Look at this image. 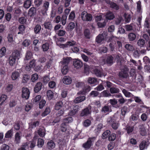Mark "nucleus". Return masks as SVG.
Wrapping results in <instances>:
<instances>
[{
    "instance_id": "nucleus-57",
    "label": "nucleus",
    "mask_w": 150,
    "mask_h": 150,
    "mask_svg": "<svg viewBox=\"0 0 150 150\" xmlns=\"http://www.w3.org/2000/svg\"><path fill=\"white\" fill-rule=\"evenodd\" d=\"M84 73L86 75L89 73V67L88 65L84 64Z\"/></svg>"
},
{
    "instance_id": "nucleus-47",
    "label": "nucleus",
    "mask_w": 150,
    "mask_h": 150,
    "mask_svg": "<svg viewBox=\"0 0 150 150\" xmlns=\"http://www.w3.org/2000/svg\"><path fill=\"white\" fill-rule=\"evenodd\" d=\"M97 79L93 77H89L88 80V82L90 84H93L97 82Z\"/></svg>"
},
{
    "instance_id": "nucleus-62",
    "label": "nucleus",
    "mask_w": 150,
    "mask_h": 150,
    "mask_svg": "<svg viewBox=\"0 0 150 150\" xmlns=\"http://www.w3.org/2000/svg\"><path fill=\"white\" fill-rule=\"evenodd\" d=\"M13 132V129H11L8 131L5 134V137L6 138L11 137L12 135V132Z\"/></svg>"
},
{
    "instance_id": "nucleus-17",
    "label": "nucleus",
    "mask_w": 150,
    "mask_h": 150,
    "mask_svg": "<svg viewBox=\"0 0 150 150\" xmlns=\"http://www.w3.org/2000/svg\"><path fill=\"white\" fill-rule=\"evenodd\" d=\"M101 111L102 112L106 113L107 112H112L111 105H105L102 108Z\"/></svg>"
},
{
    "instance_id": "nucleus-3",
    "label": "nucleus",
    "mask_w": 150,
    "mask_h": 150,
    "mask_svg": "<svg viewBox=\"0 0 150 150\" xmlns=\"http://www.w3.org/2000/svg\"><path fill=\"white\" fill-rule=\"evenodd\" d=\"M92 107L89 105L86 108L82 110L80 114L81 116L83 117L84 116H87L91 114V109Z\"/></svg>"
},
{
    "instance_id": "nucleus-59",
    "label": "nucleus",
    "mask_w": 150,
    "mask_h": 150,
    "mask_svg": "<svg viewBox=\"0 0 150 150\" xmlns=\"http://www.w3.org/2000/svg\"><path fill=\"white\" fill-rule=\"evenodd\" d=\"M115 61L117 63L118 65H120L121 60L120 56L119 55H117L115 57Z\"/></svg>"
},
{
    "instance_id": "nucleus-61",
    "label": "nucleus",
    "mask_w": 150,
    "mask_h": 150,
    "mask_svg": "<svg viewBox=\"0 0 150 150\" xmlns=\"http://www.w3.org/2000/svg\"><path fill=\"white\" fill-rule=\"evenodd\" d=\"M67 125L65 123H63L61 125L60 129L63 132H65L67 130Z\"/></svg>"
},
{
    "instance_id": "nucleus-9",
    "label": "nucleus",
    "mask_w": 150,
    "mask_h": 150,
    "mask_svg": "<svg viewBox=\"0 0 150 150\" xmlns=\"http://www.w3.org/2000/svg\"><path fill=\"white\" fill-rule=\"evenodd\" d=\"M76 44V42L74 41L67 42L65 44H61L60 47L61 48H64L71 46H73Z\"/></svg>"
},
{
    "instance_id": "nucleus-31",
    "label": "nucleus",
    "mask_w": 150,
    "mask_h": 150,
    "mask_svg": "<svg viewBox=\"0 0 150 150\" xmlns=\"http://www.w3.org/2000/svg\"><path fill=\"white\" fill-rule=\"evenodd\" d=\"M133 127L130 126L127 124L125 126L124 129L127 131V133L129 134L133 131Z\"/></svg>"
},
{
    "instance_id": "nucleus-15",
    "label": "nucleus",
    "mask_w": 150,
    "mask_h": 150,
    "mask_svg": "<svg viewBox=\"0 0 150 150\" xmlns=\"http://www.w3.org/2000/svg\"><path fill=\"white\" fill-rule=\"evenodd\" d=\"M45 28L48 30L51 31L53 28L52 23L50 21H45L43 24Z\"/></svg>"
},
{
    "instance_id": "nucleus-44",
    "label": "nucleus",
    "mask_w": 150,
    "mask_h": 150,
    "mask_svg": "<svg viewBox=\"0 0 150 150\" xmlns=\"http://www.w3.org/2000/svg\"><path fill=\"white\" fill-rule=\"evenodd\" d=\"M122 92L126 97H130L133 96L131 93L125 89L122 90Z\"/></svg>"
},
{
    "instance_id": "nucleus-20",
    "label": "nucleus",
    "mask_w": 150,
    "mask_h": 150,
    "mask_svg": "<svg viewBox=\"0 0 150 150\" xmlns=\"http://www.w3.org/2000/svg\"><path fill=\"white\" fill-rule=\"evenodd\" d=\"M115 97L116 98H120L118 100L120 104L124 103L126 101V100H125L124 98L119 93L113 94V97Z\"/></svg>"
},
{
    "instance_id": "nucleus-24",
    "label": "nucleus",
    "mask_w": 150,
    "mask_h": 150,
    "mask_svg": "<svg viewBox=\"0 0 150 150\" xmlns=\"http://www.w3.org/2000/svg\"><path fill=\"white\" fill-rule=\"evenodd\" d=\"M16 58L11 55L9 57L8 61L10 65L11 66H13L15 64Z\"/></svg>"
},
{
    "instance_id": "nucleus-19",
    "label": "nucleus",
    "mask_w": 150,
    "mask_h": 150,
    "mask_svg": "<svg viewBox=\"0 0 150 150\" xmlns=\"http://www.w3.org/2000/svg\"><path fill=\"white\" fill-rule=\"evenodd\" d=\"M49 2L45 1L43 4V9H42V13H45L48 10L49 7Z\"/></svg>"
},
{
    "instance_id": "nucleus-7",
    "label": "nucleus",
    "mask_w": 150,
    "mask_h": 150,
    "mask_svg": "<svg viewBox=\"0 0 150 150\" xmlns=\"http://www.w3.org/2000/svg\"><path fill=\"white\" fill-rule=\"evenodd\" d=\"M79 109V108L78 105L73 106L68 112V114L70 116H73L75 115L78 112Z\"/></svg>"
},
{
    "instance_id": "nucleus-23",
    "label": "nucleus",
    "mask_w": 150,
    "mask_h": 150,
    "mask_svg": "<svg viewBox=\"0 0 150 150\" xmlns=\"http://www.w3.org/2000/svg\"><path fill=\"white\" fill-rule=\"evenodd\" d=\"M11 55L16 58L19 59L21 55V52L20 50H14L12 53Z\"/></svg>"
},
{
    "instance_id": "nucleus-27",
    "label": "nucleus",
    "mask_w": 150,
    "mask_h": 150,
    "mask_svg": "<svg viewBox=\"0 0 150 150\" xmlns=\"http://www.w3.org/2000/svg\"><path fill=\"white\" fill-rule=\"evenodd\" d=\"M63 81L64 83L69 84L71 83L72 80L70 77L68 76H66L64 77Z\"/></svg>"
},
{
    "instance_id": "nucleus-21",
    "label": "nucleus",
    "mask_w": 150,
    "mask_h": 150,
    "mask_svg": "<svg viewBox=\"0 0 150 150\" xmlns=\"http://www.w3.org/2000/svg\"><path fill=\"white\" fill-rule=\"evenodd\" d=\"M105 126H103L102 124L100 123L96 127L94 130V132L96 134L98 135L99 133L101 131V129L104 128Z\"/></svg>"
},
{
    "instance_id": "nucleus-45",
    "label": "nucleus",
    "mask_w": 150,
    "mask_h": 150,
    "mask_svg": "<svg viewBox=\"0 0 150 150\" xmlns=\"http://www.w3.org/2000/svg\"><path fill=\"white\" fill-rule=\"evenodd\" d=\"M63 105V103L62 101L57 102L55 105V109L57 110H59L60 109Z\"/></svg>"
},
{
    "instance_id": "nucleus-39",
    "label": "nucleus",
    "mask_w": 150,
    "mask_h": 150,
    "mask_svg": "<svg viewBox=\"0 0 150 150\" xmlns=\"http://www.w3.org/2000/svg\"><path fill=\"white\" fill-rule=\"evenodd\" d=\"M91 144L90 141L88 140L86 143L83 144L82 146L85 149H89L91 147Z\"/></svg>"
},
{
    "instance_id": "nucleus-18",
    "label": "nucleus",
    "mask_w": 150,
    "mask_h": 150,
    "mask_svg": "<svg viewBox=\"0 0 150 150\" xmlns=\"http://www.w3.org/2000/svg\"><path fill=\"white\" fill-rule=\"evenodd\" d=\"M134 51L133 52V56L135 58H139L141 55L139 49L136 48L135 49H134Z\"/></svg>"
},
{
    "instance_id": "nucleus-60",
    "label": "nucleus",
    "mask_w": 150,
    "mask_h": 150,
    "mask_svg": "<svg viewBox=\"0 0 150 150\" xmlns=\"http://www.w3.org/2000/svg\"><path fill=\"white\" fill-rule=\"evenodd\" d=\"M104 86H105L104 85H103V81L102 83L98 86L96 88L98 91H101L104 89Z\"/></svg>"
},
{
    "instance_id": "nucleus-51",
    "label": "nucleus",
    "mask_w": 150,
    "mask_h": 150,
    "mask_svg": "<svg viewBox=\"0 0 150 150\" xmlns=\"http://www.w3.org/2000/svg\"><path fill=\"white\" fill-rule=\"evenodd\" d=\"M47 94L49 100H51L54 96L53 93L51 90L48 91L47 93Z\"/></svg>"
},
{
    "instance_id": "nucleus-37",
    "label": "nucleus",
    "mask_w": 150,
    "mask_h": 150,
    "mask_svg": "<svg viewBox=\"0 0 150 150\" xmlns=\"http://www.w3.org/2000/svg\"><path fill=\"white\" fill-rule=\"evenodd\" d=\"M41 27L39 24H37L35 27L34 29V33L36 34H39L41 30Z\"/></svg>"
},
{
    "instance_id": "nucleus-14",
    "label": "nucleus",
    "mask_w": 150,
    "mask_h": 150,
    "mask_svg": "<svg viewBox=\"0 0 150 150\" xmlns=\"http://www.w3.org/2000/svg\"><path fill=\"white\" fill-rule=\"evenodd\" d=\"M149 143L148 141L144 140L139 145V148L140 150H143L145 148H146L149 145Z\"/></svg>"
},
{
    "instance_id": "nucleus-16",
    "label": "nucleus",
    "mask_w": 150,
    "mask_h": 150,
    "mask_svg": "<svg viewBox=\"0 0 150 150\" xmlns=\"http://www.w3.org/2000/svg\"><path fill=\"white\" fill-rule=\"evenodd\" d=\"M55 146V144L52 140H50L47 143V147L49 150L54 149Z\"/></svg>"
},
{
    "instance_id": "nucleus-56",
    "label": "nucleus",
    "mask_w": 150,
    "mask_h": 150,
    "mask_svg": "<svg viewBox=\"0 0 150 150\" xmlns=\"http://www.w3.org/2000/svg\"><path fill=\"white\" fill-rule=\"evenodd\" d=\"M50 112V108L49 107H47L44 112L42 113V116H45L49 114Z\"/></svg>"
},
{
    "instance_id": "nucleus-32",
    "label": "nucleus",
    "mask_w": 150,
    "mask_h": 150,
    "mask_svg": "<svg viewBox=\"0 0 150 150\" xmlns=\"http://www.w3.org/2000/svg\"><path fill=\"white\" fill-rule=\"evenodd\" d=\"M125 48L129 51L133 52L134 50V47L133 46L129 44H127L125 46Z\"/></svg>"
},
{
    "instance_id": "nucleus-40",
    "label": "nucleus",
    "mask_w": 150,
    "mask_h": 150,
    "mask_svg": "<svg viewBox=\"0 0 150 150\" xmlns=\"http://www.w3.org/2000/svg\"><path fill=\"white\" fill-rule=\"evenodd\" d=\"M31 4V1L30 0H27L24 3V7L26 8H29Z\"/></svg>"
},
{
    "instance_id": "nucleus-58",
    "label": "nucleus",
    "mask_w": 150,
    "mask_h": 150,
    "mask_svg": "<svg viewBox=\"0 0 150 150\" xmlns=\"http://www.w3.org/2000/svg\"><path fill=\"white\" fill-rule=\"evenodd\" d=\"M20 134L18 132L16 133L15 135V142L16 144H18L20 142Z\"/></svg>"
},
{
    "instance_id": "nucleus-38",
    "label": "nucleus",
    "mask_w": 150,
    "mask_h": 150,
    "mask_svg": "<svg viewBox=\"0 0 150 150\" xmlns=\"http://www.w3.org/2000/svg\"><path fill=\"white\" fill-rule=\"evenodd\" d=\"M84 36L86 38L89 39L91 38L90 30L88 29H86L84 30Z\"/></svg>"
},
{
    "instance_id": "nucleus-12",
    "label": "nucleus",
    "mask_w": 150,
    "mask_h": 150,
    "mask_svg": "<svg viewBox=\"0 0 150 150\" xmlns=\"http://www.w3.org/2000/svg\"><path fill=\"white\" fill-rule=\"evenodd\" d=\"M139 127L140 134L142 136L146 135V132L144 125L143 124H142L139 125Z\"/></svg>"
},
{
    "instance_id": "nucleus-41",
    "label": "nucleus",
    "mask_w": 150,
    "mask_h": 150,
    "mask_svg": "<svg viewBox=\"0 0 150 150\" xmlns=\"http://www.w3.org/2000/svg\"><path fill=\"white\" fill-rule=\"evenodd\" d=\"M110 134V132L109 130H107L104 132L102 136V138L103 139H105Z\"/></svg>"
},
{
    "instance_id": "nucleus-28",
    "label": "nucleus",
    "mask_w": 150,
    "mask_h": 150,
    "mask_svg": "<svg viewBox=\"0 0 150 150\" xmlns=\"http://www.w3.org/2000/svg\"><path fill=\"white\" fill-rule=\"evenodd\" d=\"M45 130L44 127L40 128L38 131V135L41 137H44L45 134Z\"/></svg>"
},
{
    "instance_id": "nucleus-55",
    "label": "nucleus",
    "mask_w": 150,
    "mask_h": 150,
    "mask_svg": "<svg viewBox=\"0 0 150 150\" xmlns=\"http://www.w3.org/2000/svg\"><path fill=\"white\" fill-rule=\"evenodd\" d=\"M38 78V75L36 73H35L32 75L31 80L32 82H34L37 80Z\"/></svg>"
},
{
    "instance_id": "nucleus-49",
    "label": "nucleus",
    "mask_w": 150,
    "mask_h": 150,
    "mask_svg": "<svg viewBox=\"0 0 150 150\" xmlns=\"http://www.w3.org/2000/svg\"><path fill=\"white\" fill-rule=\"evenodd\" d=\"M22 123L21 121H18L17 122L15 123L14 125V129L16 130H18L20 128V125Z\"/></svg>"
},
{
    "instance_id": "nucleus-48",
    "label": "nucleus",
    "mask_w": 150,
    "mask_h": 150,
    "mask_svg": "<svg viewBox=\"0 0 150 150\" xmlns=\"http://www.w3.org/2000/svg\"><path fill=\"white\" fill-rule=\"evenodd\" d=\"M139 118L138 115L136 114H133L131 115L129 118L130 120L132 121H135L137 120Z\"/></svg>"
},
{
    "instance_id": "nucleus-64",
    "label": "nucleus",
    "mask_w": 150,
    "mask_h": 150,
    "mask_svg": "<svg viewBox=\"0 0 150 150\" xmlns=\"http://www.w3.org/2000/svg\"><path fill=\"white\" fill-rule=\"evenodd\" d=\"M6 52V48L5 47H2L0 50V57H1L4 56Z\"/></svg>"
},
{
    "instance_id": "nucleus-34",
    "label": "nucleus",
    "mask_w": 150,
    "mask_h": 150,
    "mask_svg": "<svg viewBox=\"0 0 150 150\" xmlns=\"http://www.w3.org/2000/svg\"><path fill=\"white\" fill-rule=\"evenodd\" d=\"M137 45L140 47H143L144 46L145 44L144 40L142 39H139L137 42Z\"/></svg>"
},
{
    "instance_id": "nucleus-26",
    "label": "nucleus",
    "mask_w": 150,
    "mask_h": 150,
    "mask_svg": "<svg viewBox=\"0 0 150 150\" xmlns=\"http://www.w3.org/2000/svg\"><path fill=\"white\" fill-rule=\"evenodd\" d=\"M36 11L35 7L31 8L28 11V14L29 16L32 17L34 16L36 14Z\"/></svg>"
},
{
    "instance_id": "nucleus-11",
    "label": "nucleus",
    "mask_w": 150,
    "mask_h": 150,
    "mask_svg": "<svg viewBox=\"0 0 150 150\" xmlns=\"http://www.w3.org/2000/svg\"><path fill=\"white\" fill-rule=\"evenodd\" d=\"M112 83L108 81H103V85L105 87H107V89H109L111 93L112 94Z\"/></svg>"
},
{
    "instance_id": "nucleus-1",
    "label": "nucleus",
    "mask_w": 150,
    "mask_h": 150,
    "mask_svg": "<svg viewBox=\"0 0 150 150\" xmlns=\"http://www.w3.org/2000/svg\"><path fill=\"white\" fill-rule=\"evenodd\" d=\"M92 73L98 77L104 76L102 69L100 66L94 67L92 70Z\"/></svg>"
},
{
    "instance_id": "nucleus-46",
    "label": "nucleus",
    "mask_w": 150,
    "mask_h": 150,
    "mask_svg": "<svg viewBox=\"0 0 150 150\" xmlns=\"http://www.w3.org/2000/svg\"><path fill=\"white\" fill-rule=\"evenodd\" d=\"M7 96L5 95H2L0 97V105H2L7 99Z\"/></svg>"
},
{
    "instance_id": "nucleus-30",
    "label": "nucleus",
    "mask_w": 150,
    "mask_h": 150,
    "mask_svg": "<svg viewBox=\"0 0 150 150\" xmlns=\"http://www.w3.org/2000/svg\"><path fill=\"white\" fill-rule=\"evenodd\" d=\"M32 53L29 50L27 51L25 54L24 60H29L32 57Z\"/></svg>"
},
{
    "instance_id": "nucleus-43",
    "label": "nucleus",
    "mask_w": 150,
    "mask_h": 150,
    "mask_svg": "<svg viewBox=\"0 0 150 150\" xmlns=\"http://www.w3.org/2000/svg\"><path fill=\"white\" fill-rule=\"evenodd\" d=\"M124 16L125 17V22L127 23L129 22L131 20V15L128 13H125Z\"/></svg>"
},
{
    "instance_id": "nucleus-50",
    "label": "nucleus",
    "mask_w": 150,
    "mask_h": 150,
    "mask_svg": "<svg viewBox=\"0 0 150 150\" xmlns=\"http://www.w3.org/2000/svg\"><path fill=\"white\" fill-rule=\"evenodd\" d=\"M28 145L27 143H24L21 147L18 149V150H27V149H28Z\"/></svg>"
},
{
    "instance_id": "nucleus-29",
    "label": "nucleus",
    "mask_w": 150,
    "mask_h": 150,
    "mask_svg": "<svg viewBox=\"0 0 150 150\" xmlns=\"http://www.w3.org/2000/svg\"><path fill=\"white\" fill-rule=\"evenodd\" d=\"M71 58V57H67V58H64L63 61L60 62L63 66H67V65L70 61Z\"/></svg>"
},
{
    "instance_id": "nucleus-22",
    "label": "nucleus",
    "mask_w": 150,
    "mask_h": 150,
    "mask_svg": "<svg viewBox=\"0 0 150 150\" xmlns=\"http://www.w3.org/2000/svg\"><path fill=\"white\" fill-rule=\"evenodd\" d=\"M86 97L84 96H80L76 97L74 100L75 103H78L85 100Z\"/></svg>"
},
{
    "instance_id": "nucleus-53",
    "label": "nucleus",
    "mask_w": 150,
    "mask_h": 150,
    "mask_svg": "<svg viewBox=\"0 0 150 150\" xmlns=\"http://www.w3.org/2000/svg\"><path fill=\"white\" fill-rule=\"evenodd\" d=\"M107 51V48L105 47H99L98 52L100 53H104L106 52Z\"/></svg>"
},
{
    "instance_id": "nucleus-54",
    "label": "nucleus",
    "mask_w": 150,
    "mask_h": 150,
    "mask_svg": "<svg viewBox=\"0 0 150 150\" xmlns=\"http://www.w3.org/2000/svg\"><path fill=\"white\" fill-rule=\"evenodd\" d=\"M44 141L41 139H39L38 140L37 146L39 148H41L43 145Z\"/></svg>"
},
{
    "instance_id": "nucleus-25",
    "label": "nucleus",
    "mask_w": 150,
    "mask_h": 150,
    "mask_svg": "<svg viewBox=\"0 0 150 150\" xmlns=\"http://www.w3.org/2000/svg\"><path fill=\"white\" fill-rule=\"evenodd\" d=\"M110 93L109 89L108 88L106 90H104L102 92L101 95L104 97H109L112 96Z\"/></svg>"
},
{
    "instance_id": "nucleus-36",
    "label": "nucleus",
    "mask_w": 150,
    "mask_h": 150,
    "mask_svg": "<svg viewBox=\"0 0 150 150\" xmlns=\"http://www.w3.org/2000/svg\"><path fill=\"white\" fill-rule=\"evenodd\" d=\"M136 35L134 33H129L128 35V38L130 41H133L136 38Z\"/></svg>"
},
{
    "instance_id": "nucleus-13",
    "label": "nucleus",
    "mask_w": 150,
    "mask_h": 150,
    "mask_svg": "<svg viewBox=\"0 0 150 150\" xmlns=\"http://www.w3.org/2000/svg\"><path fill=\"white\" fill-rule=\"evenodd\" d=\"M42 86L41 82H39L37 83L34 88V92L36 93L38 92L41 89Z\"/></svg>"
},
{
    "instance_id": "nucleus-5",
    "label": "nucleus",
    "mask_w": 150,
    "mask_h": 150,
    "mask_svg": "<svg viewBox=\"0 0 150 150\" xmlns=\"http://www.w3.org/2000/svg\"><path fill=\"white\" fill-rule=\"evenodd\" d=\"M107 35V33L105 32H103L102 34H99L96 38V42L99 43H100L106 38Z\"/></svg>"
},
{
    "instance_id": "nucleus-35",
    "label": "nucleus",
    "mask_w": 150,
    "mask_h": 150,
    "mask_svg": "<svg viewBox=\"0 0 150 150\" xmlns=\"http://www.w3.org/2000/svg\"><path fill=\"white\" fill-rule=\"evenodd\" d=\"M19 76V74L18 72L15 71L13 72L11 75V78L13 80H16Z\"/></svg>"
},
{
    "instance_id": "nucleus-10",
    "label": "nucleus",
    "mask_w": 150,
    "mask_h": 150,
    "mask_svg": "<svg viewBox=\"0 0 150 150\" xmlns=\"http://www.w3.org/2000/svg\"><path fill=\"white\" fill-rule=\"evenodd\" d=\"M91 90V87L90 86H86L83 90L80 91L77 94L78 95H85L89 91Z\"/></svg>"
},
{
    "instance_id": "nucleus-52",
    "label": "nucleus",
    "mask_w": 150,
    "mask_h": 150,
    "mask_svg": "<svg viewBox=\"0 0 150 150\" xmlns=\"http://www.w3.org/2000/svg\"><path fill=\"white\" fill-rule=\"evenodd\" d=\"M105 16L106 19L109 20L112 19V13L110 11L108 12Z\"/></svg>"
},
{
    "instance_id": "nucleus-42",
    "label": "nucleus",
    "mask_w": 150,
    "mask_h": 150,
    "mask_svg": "<svg viewBox=\"0 0 150 150\" xmlns=\"http://www.w3.org/2000/svg\"><path fill=\"white\" fill-rule=\"evenodd\" d=\"M30 76L28 74H24L23 75L22 82L23 83H26L29 80Z\"/></svg>"
},
{
    "instance_id": "nucleus-4",
    "label": "nucleus",
    "mask_w": 150,
    "mask_h": 150,
    "mask_svg": "<svg viewBox=\"0 0 150 150\" xmlns=\"http://www.w3.org/2000/svg\"><path fill=\"white\" fill-rule=\"evenodd\" d=\"M22 97L28 99L29 97L30 92L29 90L27 88L23 87L22 88Z\"/></svg>"
},
{
    "instance_id": "nucleus-33",
    "label": "nucleus",
    "mask_w": 150,
    "mask_h": 150,
    "mask_svg": "<svg viewBox=\"0 0 150 150\" xmlns=\"http://www.w3.org/2000/svg\"><path fill=\"white\" fill-rule=\"evenodd\" d=\"M39 124V122L38 121L32 122L29 124V127L31 128H33L38 126Z\"/></svg>"
},
{
    "instance_id": "nucleus-2",
    "label": "nucleus",
    "mask_w": 150,
    "mask_h": 150,
    "mask_svg": "<svg viewBox=\"0 0 150 150\" xmlns=\"http://www.w3.org/2000/svg\"><path fill=\"white\" fill-rule=\"evenodd\" d=\"M81 17L83 21H91L92 19L91 14L88 13L86 11H84L81 13Z\"/></svg>"
},
{
    "instance_id": "nucleus-8",
    "label": "nucleus",
    "mask_w": 150,
    "mask_h": 150,
    "mask_svg": "<svg viewBox=\"0 0 150 150\" xmlns=\"http://www.w3.org/2000/svg\"><path fill=\"white\" fill-rule=\"evenodd\" d=\"M73 64L74 67L77 69H79L81 68L83 66L82 62L78 59H74L73 62Z\"/></svg>"
},
{
    "instance_id": "nucleus-6",
    "label": "nucleus",
    "mask_w": 150,
    "mask_h": 150,
    "mask_svg": "<svg viewBox=\"0 0 150 150\" xmlns=\"http://www.w3.org/2000/svg\"><path fill=\"white\" fill-rule=\"evenodd\" d=\"M129 70L128 68L126 67L119 73V75L120 78H126L128 76L127 71Z\"/></svg>"
},
{
    "instance_id": "nucleus-63",
    "label": "nucleus",
    "mask_w": 150,
    "mask_h": 150,
    "mask_svg": "<svg viewBox=\"0 0 150 150\" xmlns=\"http://www.w3.org/2000/svg\"><path fill=\"white\" fill-rule=\"evenodd\" d=\"M141 3L140 1L137 2V11L139 12H140L142 10Z\"/></svg>"
}]
</instances>
